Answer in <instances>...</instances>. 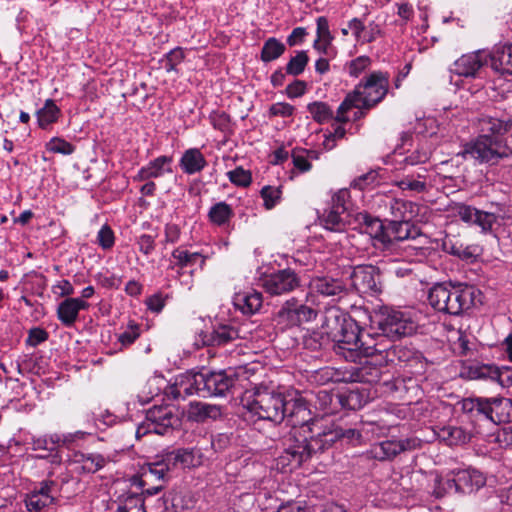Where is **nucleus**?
Here are the masks:
<instances>
[{
  "label": "nucleus",
  "instance_id": "nucleus-30",
  "mask_svg": "<svg viewBox=\"0 0 512 512\" xmlns=\"http://www.w3.org/2000/svg\"><path fill=\"white\" fill-rule=\"evenodd\" d=\"M336 398L342 408L358 410L366 404L369 394L366 390L349 389L338 393Z\"/></svg>",
  "mask_w": 512,
  "mask_h": 512
},
{
  "label": "nucleus",
  "instance_id": "nucleus-34",
  "mask_svg": "<svg viewBox=\"0 0 512 512\" xmlns=\"http://www.w3.org/2000/svg\"><path fill=\"white\" fill-rule=\"evenodd\" d=\"M304 345L312 351H318L330 345L333 346V337L326 330V320L321 330H314L304 338Z\"/></svg>",
  "mask_w": 512,
  "mask_h": 512
},
{
  "label": "nucleus",
  "instance_id": "nucleus-61",
  "mask_svg": "<svg viewBox=\"0 0 512 512\" xmlns=\"http://www.w3.org/2000/svg\"><path fill=\"white\" fill-rule=\"evenodd\" d=\"M456 215L465 223L472 224L474 217L477 215V208L464 203H460L456 206Z\"/></svg>",
  "mask_w": 512,
  "mask_h": 512
},
{
  "label": "nucleus",
  "instance_id": "nucleus-55",
  "mask_svg": "<svg viewBox=\"0 0 512 512\" xmlns=\"http://www.w3.org/2000/svg\"><path fill=\"white\" fill-rule=\"evenodd\" d=\"M453 475H448L446 478L436 477L435 478V488L433 493L436 497H442L445 493H450L454 491L456 493V485H454Z\"/></svg>",
  "mask_w": 512,
  "mask_h": 512
},
{
  "label": "nucleus",
  "instance_id": "nucleus-9",
  "mask_svg": "<svg viewBox=\"0 0 512 512\" xmlns=\"http://www.w3.org/2000/svg\"><path fill=\"white\" fill-rule=\"evenodd\" d=\"M371 321L392 340L412 335L416 330L415 323L405 313L389 308L380 310Z\"/></svg>",
  "mask_w": 512,
  "mask_h": 512
},
{
  "label": "nucleus",
  "instance_id": "nucleus-24",
  "mask_svg": "<svg viewBox=\"0 0 512 512\" xmlns=\"http://www.w3.org/2000/svg\"><path fill=\"white\" fill-rule=\"evenodd\" d=\"M491 411L489 421L494 424L512 425V399L505 397L491 398Z\"/></svg>",
  "mask_w": 512,
  "mask_h": 512
},
{
  "label": "nucleus",
  "instance_id": "nucleus-26",
  "mask_svg": "<svg viewBox=\"0 0 512 512\" xmlns=\"http://www.w3.org/2000/svg\"><path fill=\"white\" fill-rule=\"evenodd\" d=\"M427 170L420 168V171L416 174H406L400 179L395 181V185L402 191H411L415 193H424L428 189L427 185Z\"/></svg>",
  "mask_w": 512,
  "mask_h": 512
},
{
  "label": "nucleus",
  "instance_id": "nucleus-11",
  "mask_svg": "<svg viewBox=\"0 0 512 512\" xmlns=\"http://www.w3.org/2000/svg\"><path fill=\"white\" fill-rule=\"evenodd\" d=\"M421 446L422 441L417 437H409L400 440H385L372 445L366 454L369 459L390 461L401 453L420 449Z\"/></svg>",
  "mask_w": 512,
  "mask_h": 512
},
{
  "label": "nucleus",
  "instance_id": "nucleus-14",
  "mask_svg": "<svg viewBox=\"0 0 512 512\" xmlns=\"http://www.w3.org/2000/svg\"><path fill=\"white\" fill-rule=\"evenodd\" d=\"M58 485L54 480H44L26 496L25 503L29 512L32 510L54 509L58 501Z\"/></svg>",
  "mask_w": 512,
  "mask_h": 512
},
{
  "label": "nucleus",
  "instance_id": "nucleus-41",
  "mask_svg": "<svg viewBox=\"0 0 512 512\" xmlns=\"http://www.w3.org/2000/svg\"><path fill=\"white\" fill-rule=\"evenodd\" d=\"M78 311L71 298L62 301L57 308V316L60 322L66 326L71 327L74 325L78 318Z\"/></svg>",
  "mask_w": 512,
  "mask_h": 512
},
{
  "label": "nucleus",
  "instance_id": "nucleus-58",
  "mask_svg": "<svg viewBox=\"0 0 512 512\" xmlns=\"http://www.w3.org/2000/svg\"><path fill=\"white\" fill-rule=\"evenodd\" d=\"M98 244L105 250L113 247L115 237L114 232L108 225H103L98 232L97 236Z\"/></svg>",
  "mask_w": 512,
  "mask_h": 512
},
{
  "label": "nucleus",
  "instance_id": "nucleus-47",
  "mask_svg": "<svg viewBox=\"0 0 512 512\" xmlns=\"http://www.w3.org/2000/svg\"><path fill=\"white\" fill-rule=\"evenodd\" d=\"M61 443V436L58 434L45 435L38 438H33L34 450L54 451Z\"/></svg>",
  "mask_w": 512,
  "mask_h": 512
},
{
  "label": "nucleus",
  "instance_id": "nucleus-29",
  "mask_svg": "<svg viewBox=\"0 0 512 512\" xmlns=\"http://www.w3.org/2000/svg\"><path fill=\"white\" fill-rule=\"evenodd\" d=\"M443 250L463 261L473 263L478 257V246L464 245L459 241L445 240L443 242Z\"/></svg>",
  "mask_w": 512,
  "mask_h": 512
},
{
  "label": "nucleus",
  "instance_id": "nucleus-64",
  "mask_svg": "<svg viewBox=\"0 0 512 512\" xmlns=\"http://www.w3.org/2000/svg\"><path fill=\"white\" fill-rule=\"evenodd\" d=\"M495 382H497L502 387H509L512 385V368L503 366L502 368L498 367L497 375Z\"/></svg>",
  "mask_w": 512,
  "mask_h": 512
},
{
  "label": "nucleus",
  "instance_id": "nucleus-3",
  "mask_svg": "<svg viewBox=\"0 0 512 512\" xmlns=\"http://www.w3.org/2000/svg\"><path fill=\"white\" fill-rule=\"evenodd\" d=\"M431 307L451 316H461L481 302V292L468 284L437 283L428 292Z\"/></svg>",
  "mask_w": 512,
  "mask_h": 512
},
{
  "label": "nucleus",
  "instance_id": "nucleus-62",
  "mask_svg": "<svg viewBox=\"0 0 512 512\" xmlns=\"http://www.w3.org/2000/svg\"><path fill=\"white\" fill-rule=\"evenodd\" d=\"M48 332L42 328L34 327L29 330L26 344L32 347L39 345L40 343L48 339Z\"/></svg>",
  "mask_w": 512,
  "mask_h": 512
},
{
  "label": "nucleus",
  "instance_id": "nucleus-20",
  "mask_svg": "<svg viewBox=\"0 0 512 512\" xmlns=\"http://www.w3.org/2000/svg\"><path fill=\"white\" fill-rule=\"evenodd\" d=\"M390 389L397 394V397L407 403L418 401L422 395V389L416 379L412 377H397L388 384Z\"/></svg>",
  "mask_w": 512,
  "mask_h": 512
},
{
  "label": "nucleus",
  "instance_id": "nucleus-16",
  "mask_svg": "<svg viewBox=\"0 0 512 512\" xmlns=\"http://www.w3.org/2000/svg\"><path fill=\"white\" fill-rule=\"evenodd\" d=\"M451 475H453V484L456 485V493L470 494L486 483L484 474L473 468L452 471Z\"/></svg>",
  "mask_w": 512,
  "mask_h": 512
},
{
  "label": "nucleus",
  "instance_id": "nucleus-12",
  "mask_svg": "<svg viewBox=\"0 0 512 512\" xmlns=\"http://www.w3.org/2000/svg\"><path fill=\"white\" fill-rule=\"evenodd\" d=\"M262 286L269 295L281 296L301 287V277L293 269L285 268L265 275Z\"/></svg>",
  "mask_w": 512,
  "mask_h": 512
},
{
  "label": "nucleus",
  "instance_id": "nucleus-31",
  "mask_svg": "<svg viewBox=\"0 0 512 512\" xmlns=\"http://www.w3.org/2000/svg\"><path fill=\"white\" fill-rule=\"evenodd\" d=\"M390 213L395 221H411L416 213V205L407 200L392 198L388 203Z\"/></svg>",
  "mask_w": 512,
  "mask_h": 512
},
{
  "label": "nucleus",
  "instance_id": "nucleus-13",
  "mask_svg": "<svg viewBox=\"0 0 512 512\" xmlns=\"http://www.w3.org/2000/svg\"><path fill=\"white\" fill-rule=\"evenodd\" d=\"M352 286L361 294L375 295L382 291L381 271L373 265H358L351 274Z\"/></svg>",
  "mask_w": 512,
  "mask_h": 512
},
{
  "label": "nucleus",
  "instance_id": "nucleus-15",
  "mask_svg": "<svg viewBox=\"0 0 512 512\" xmlns=\"http://www.w3.org/2000/svg\"><path fill=\"white\" fill-rule=\"evenodd\" d=\"M420 235V230L412 224L411 221L391 220L388 225L385 226V238H383L382 250L392 251L395 249L398 242L416 239V237Z\"/></svg>",
  "mask_w": 512,
  "mask_h": 512
},
{
  "label": "nucleus",
  "instance_id": "nucleus-52",
  "mask_svg": "<svg viewBox=\"0 0 512 512\" xmlns=\"http://www.w3.org/2000/svg\"><path fill=\"white\" fill-rule=\"evenodd\" d=\"M227 175L233 184L241 187L249 186L252 181L251 172L243 169L242 167H237L234 170L229 171Z\"/></svg>",
  "mask_w": 512,
  "mask_h": 512
},
{
  "label": "nucleus",
  "instance_id": "nucleus-57",
  "mask_svg": "<svg viewBox=\"0 0 512 512\" xmlns=\"http://www.w3.org/2000/svg\"><path fill=\"white\" fill-rule=\"evenodd\" d=\"M317 23V40H323L326 43H332L334 36L331 34L329 29V23L326 17L320 16L316 20Z\"/></svg>",
  "mask_w": 512,
  "mask_h": 512
},
{
  "label": "nucleus",
  "instance_id": "nucleus-21",
  "mask_svg": "<svg viewBox=\"0 0 512 512\" xmlns=\"http://www.w3.org/2000/svg\"><path fill=\"white\" fill-rule=\"evenodd\" d=\"M356 221L361 226L362 232L369 234L376 241L374 245L382 249L383 238H385V225L382 221L367 212L358 213Z\"/></svg>",
  "mask_w": 512,
  "mask_h": 512
},
{
  "label": "nucleus",
  "instance_id": "nucleus-19",
  "mask_svg": "<svg viewBox=\"0 0 512 512\" xmlns=\"http://www.w3.org/2000/svg\"><path fill=\"white\" fill-rule=\"evenodd\" d=\"M457 405L471 419L488 421L490 419L491 398H464Z\"/></svg>",
  "mask_w": 512,
  "mask_h": 512
},
{
  "label": "nucleus",
  "instance_id": "nucleus-10",
  "mask_svg": "<svg viewBox=\"0 0 512 512\" xmlns=\"http://www.w3.org/2000/svg\"><path fill=\"white\" fill-rule=\"evenodd\" d=\"M180 425V418L173 407L153 406L146 411L145 421L137 428L136 435L140 437L146 433L165 435L170 429Z\"/></svg>",
  "mask_w": 512,
  "mask_h": 512
},
{
  "label": "nucleus",
  "instance_id": "nucleus-23",
  "mask_svg": "<svg viewBox=\"0 0 512 512\" xmlns=\"http://www.w3.org/2000/svg\"><path fill=\"white\" fill-rule=\"evenodd\" d=\"M423 360L424 357L422 353L401 344H396L395 347L388 352V364L403 362L410 366L420 365L421 368H424L426 363H424Z\"/></svg>",
  "mask_w": 512,
  "mask_h": 512
},
{
  "label": "nucleus",
  "instance_id": "nucleus-37",
  "mask_svg": "<svg viewBox=\"0 0 512 512\" xmlns=\"http://www.w3.org/2000/svg\"><path fill=\"white\" fill-rule=\"evenodd\" d=\"M344 214L341 210L329 206L324 209L319 219L323 226L330 231H342L345 228V220L342 217Z\"/></svg>",
  "mask_w": 512,
  "mask_h": 512
},
{
  "label": "nucleus",
  "instance_id": "nucleus-8",
  "mask_svg": "<svg viewBox=\"0 0 512 512\" xmlns=\"http://www.w3.org/2000/svg\"><path fill=\"white\" fill-rule=\"evenodd\" d=\"M238 375L233 368L202 370L190 374V388L202 397H224L235 386Z\"/></svg>",
  "mask_w": 512,
  "mask_h": 512
},
{
  "label": "nucleus",
  "instance_id": "nucleus-63",
  "mask_svg": "<svg viewBox=\"0 0 512 512\" xmlns=\"http://www.w3.org/2000/svg\"><path fill=\"white\" fill-rule=\"evenodd\" d=\"M296 307H297V316L296 321L298 322V325H301L303 322H309L316 318L317 312L311 307H308L304 304H299L296 300Z\"/></svg>",
  "mask_w": 512,
  "mask_h": 512
},
{
  "label": "nucleus",
  "instance_id": "nucleus-1",
  "mask_svg": "<svg viewBox=\"0 0 512 512\" xmlns=\"http://www.w3.org/2000/svg\"><path fill=\"white\" fill-rule=\"evenodd\" d=\"M285 414V420L292 428L283 437V451L276 458V467L282 472L299 468L337 442L352 445L361 442L362 435L356 428L335 423L324 426L321 421L314 420L307 402L301 397H289Z\"/></svg>",
  "mask_w": 512,
  "mask_h": 512
},
{
  "label": "nucleus",
  "instance_id": "nucleus-18",
  "mask_svg": "<svg viewBox=\"0 0 512 512\" xmlns=\"http://www.w3.org/2000/svg\"><path fill=\"white\" fill-rule=\"evenodd\" d=\"M310 290L323 297L340 299L347 294L343 280L329 276L315 277L310 282Z\"/></svg>",
  "mask_w": 512,
  "mask_h": 512
},
{
  "label": "nucleus",
  "instance_id": "nucleus-56",
  "mask_svg": "<svg viewBox=\"0 0 512 512\" xmlns=\"http://www.w3.org/2000/svg\"><path fill=\"white\" fill-rule=\"evenodd\" d=\"M371 63L368 56H359L348 63V72L352 77H358Z\"/></svg>",
  "mask_w": 512,
  "mask_h": 512
},
{
  "label": "nucleus",
  "instance_id": "nucleus-53",
  "mask_svg": "<svg viewBox=\"0 0 512 512\" xmlns=\"http://www.w3.org/2000/svg\"><path fill=\"white\" fill-rule=\"evenodd\" d=\"M330 379L334 382H358L356 378V365H351L349 367L333 371Z\"/></svg>",
  "mask_w": 512,
  "mask_h": 512
},
{
  "label": "nucleus",
  "instance_id": "nucleus-60",
  "mask_svg": "<svg viewBox=\"0 0 512 512\" xmlns=\"http://www.w3.org/2000/svg\"><path fill=\"white\" fill-rule=\"evenodd\" d=\"M305 153L306 150L304 149H294L292 152L293 164L300 172L309 171L312 166L307 160V155H305Z\"/></svg>",
  "mask_w": 512,
  "mask_h": 512
},
{
  "label": "nucleus",
  "instance_id": "nucleus-42",
  "mask_svg": "<svg viewBox=\"0 0 512 512\" xmlns=\"http://www.w3.org/2000/svg\"><path fill=\"white\" fill-rule=\"evenodd\" d=\"M498 366L494 364L473 363L468 366V376L471 379H490L495 381Z\"/></svg>",
  "mask_w": 512,
  "mask_h": 512
},
{
  "label": "nucleus",
  "instance_id": "nucleus-43",
  "mask_svg": "<svg viewBox=\"0 0 512 512\" xmlns=\"http://www.w3.org/2000/svg\"><path fill=\"white\" fill-rule=\"evenodd\" d=\"M307 109L309 113L311 114L314 121L317 123H324L328 122L331 119H336V116L334 117L333 111L330 108V106L321 101H315L313 103L308 104ZM338 122L337 120H335Z\"/></svg>",
  "mask_w": 512,
  "mask_h": 512
},
{
  "label": "nucleus",
  "instance_id": "nucleus-5",
  "mask_svg": "<svg viewBox=\"0 0 512 512\" xmlns=\"http://www.w3.org/2000/svg\"><path fill=\"white\" fill-rule=\"evenodd\" d=\"M389 76L381 71L372 72L365 81L356 85L355 89L348 93L337 110L336 120L346 123L349 118L345 114L352 108L370 110L380 103L388 93Z\"/></svg>",
  "mask_w": 512,
  "mask_h": 512
},
{
  "label": "nucleus",
  "instance_id": "nucleus-38",
  "mask_svg": "<svg viewBox=\"0 0 512 512\" xmlns=\"http://www.w3.org/2000/svg\"><path fill=\"white\" fill-rule=\"evenodd\" d=\"M286 51V46L275 37L268 38L261 49L260 59L264 63L274 61L281 57Z\"/></svg>",
  "mask_w": 512,
  "mask_h": 512
},
{
  "label": "nucleus",
  "instance_id": "nucleus-54",
  "mask_svg": "<svg viewBox=\"0 0 512 512\" xmlns=\"http://www.w3.org/2000/svg\"><path fill=\"white\" fill-rule=\"evenodd\" d=\"M261 197L264 200V206L266 209L270 210L274 208L277 202L280 200L281 190L280 188H275L272 186H264L261 189Z\"/></svg>",
  "mask_w": 512,
  "mask_h": 512
},
{
  "label": "nucleus",
  "instance_id": "nucleus-33",
  "mask_svg": "<svg viewBox=\"0 0 512 512\" xmlns=\"http://www.w3.org/2000/svg\"><path fill=\"white\" fill-rule=\"evenodd\" d=\"M169 476L167 473V468H164L160 463L159 459L156 457V460L153 462L146 463L141 468V481L140 484L142 486L147 485L153 479L164 483L168 480Z\"/></svg>",
  "mask_w": 512,
  "mask_h": 512
},
{
  "label": "nucleus",
  "instance_id": "nucleus-46",
  "mask_svg": "<svg viewBox=\"0 0 512 512\" xmlns=\"http://www.w3.org/2000/svg\"><path fill=\"white\" fill-rule=\"evenodd\" d=\"M180 469L192 468L200 465V460L195 456V450L189 448L174 449Z\"/></svg>",
  "mask_w": 512,
  "mask_h": 512
},
{
  "label": "nucleus",
  "instance_id": "nucleus-4",
  "mask_svg": "<svg viewBox=\"0 0 512 512\" xmlns=\"http://www.w3.org/2000/svg\"><path fill=\"white\" fill-rule=\"evenodd\" d=\"M326 330L333 337V350L346 360L355 361L362 355L366 333L358 323L340 311H328Z\"/></svg>",
  "mask_w": 512,
  "mask_h": 512
},
{
  "label": "nucleus",
  "instance_id": "nucleus-51",
  "mask_svg": "<svg viewBox=\"0 0 512 512\" xmlns=\"http://www.w3.org/2000/svg\"><path fill=\"white\" fill-rule=\"evenodd\" d=\"M378 182V173L375 170H370L369 172L355 178L350 186L354 189L365 190L369 187L374 186Z\"/></svg>",
  "mask_w": 512,
  "mask_h": 512
},
{
  "label": "nucleus",
  "instance_id": "nucleus-25",
  "mask_svg": "<svg viewBox=\"0 0 512 512\" xmlns=\"http://www.w3.org/2000/svg\"><path fill=\"white\" fill-rule=\"evenodd\" d=\"M207 165V161L198 148H190L184 151L179 161L181 170L188 174L193 175L201 172Z\"/></svg>",
  "mask_w": 512,
  "mask_h": 512
},
{
  "label": "nucleus",
  "instance_id": "nucleus-36",
  "mask_svg": "<svg viewBox=\"0 0 512 512\" xmlns=\"http://www.w3.org/2000/svg\"><path fill=\"white\" fill-rule=\"evenodd\" d=\"M382 375L381 367L366 360L356 365V378L359 383L375 384L380 381Z\"/></svg>",
  "mask_w": 512,
  "mask_h": 512
},
{
  "label": "nucleus",
  "instance_id": "nucleus-59",
  "mask_svg": "<svg viewBox=\"0 0 512 512\" xmlns=\"http://www.w3.org/2000/svg\"><path fill=\"white\" fill-rule=\"evenodd\" d=\"M349 198L350 191L346 188L340 189L332 196L330 205L345 213L347 211L346 204Z\"/></svg>",
  "mask_w": 512,
  "mask_h": 512
},
{
  "label": "nucleus",
  "instance_id": "nucleus-27",
  "mask_svg": "<svg viewBox=\"0 0 512 512\" xmlns=\"http://www.w3.org/2000/svg\"><path fill=\"white\" fill-rule=\"evenodd\" d=\"M171 156H159L150 161L147 166L142 167L138 174L137 179L140 181L148 180L150 178H157L162 176L165 172H172L170 164L172 163Z\"/></svg>",
  "mask_w": 512,
  "mask_h": 512
},
{
  "label": "nucleus",
  "instance_id": "nucleus-39",
  "mask_svg": "<svg viewBox=\"0 0 512 512\" xmlns=\"http://www.w3.org/2000/svg\"><path fill=\"white\" fill-rule=\"evenodd\" d=\"M60 109L52 99H47L44 106L37 111V121L40 128L45 129L56 122L60 116Z\"/></svg>",
  "mask_w": 512,
  "mask_h": 512
},
{
  "label": "nucleus",
  "instance_id": "nucleus-45",
  "mask_svg": "<svg viewBox=\"0 0 512 512\" xmlns=\"http://www.w3.org/2000/svg\"><path fill=\"white\" fill-rule=\"evenodd\" d=\"M296 316L297 307L295 298L287 300L277 313V317L281 322H285L287 325L291 326H298Z\"/></svg>",
  "mask_w": 512,
  "mask_h": 512
},
{
  "label": "nucleus",
  "instance_id": "nucleus-35",
  "mask_svg": "<svg viewBox=\"0 0 512 512\" xmlns=\"http://www.w3.org/2000/svg\"><path fill=\"white\" fill-rule=\"evenodd\" d=\"M172 257L176 260V262L175 264L171 265L170 268L173 269L175 266H177L179 268L177 272L179 276L183 273L182 270L184 268L195 265L198 260H200V266H203L205 263V257H203L200 253H191L180 248H176L172 252Z\"/></svg>",
  "mask_w": 512,
  "mask_h": 512
},
{
  "label": "nucleus",
  "instance_id": "nucleus-44",
  "mask_svg": "<svg viewBox=\"0 0 512 512\" xmlns=\"http://www.w3.org/2000/svg\"><path fill=\"white\" fill-rule=\"evenodd\" d=\"M309 62V56L306 51H297L294 57L288 61L286 65V73L292 76L302 74Z\"/></svg>",
  "mask_w": 512,
  "mask_h": 512
},
{
  "label": "nucleus",
  "instance_id": "nucleus-6",
  "mask_svg": "<svg viewBox=\"0 0 512 512\" xmlns=\"http://www.w3.org/2000/svg\"><path fill=\"white\" fill-rule=\"evenodd\" d=\"M502 74H512V43L496 47L493 52L478 50L462 55L452 68V72L462 77L475 78L485 66Z\"/></svg>",
  "mask_w": 512,
  "mask_h": 512
},
{
  "label": "nucleus",
  "instance_id": "nucleus-17",
  "mask_svg": "<svg viewBox=\"0 0 512 512\" xmlns=\"http://www.w3.org/2000/svg\"><path fill=\"white\" fill-rule=\"evenodd\" d=\"M394 340L388 336H384L382 331L375 333H366V339L364 342V348L362 355L365 357H371L379 355L388 364V352H390L396 344H392Z\"/></svg>",
  "mask_w": 512,
  "mask_h": 512
},
{
  "label": "nucleus",
  "instance_id": "nucleus-32",
  "mask_svg": "<svg viewBox=\"0 0 512 512\" xmlns=\"http://www.w3.org/2000/svg\"><path fill=\"white\" fill-rule=\"evenodd\" d=\"M263 297L260 292L240 293L235 297V306L244 314H254L262 306Z\"/></svg>",
  "mask_w": 512,
  "mask_h": 512
},
{
  "label": "nucleus",
  "instance_id": "nucleus-2",
  "mask_svg": "<svg viewBox=\"0 0 512 512\" xmlns=\"http://www.w3.org/2000/svg\"><path fill=\"white\" fill-rule=\"evenodd\" d=\"M479 129L481 134L466 143L458 156L473 159L480 164L495 165L512 154L511 148L500 138L512 131V117L509 115L482 116L479 119Z\"/></svg>",
  "mask_w": 512,
  "mask_h": 512
},
{
  "label": "nucleus",
  "instance_id": "nucleus-48",
  "mask_svg": "<svg viewBox=\"0 0 512 512\" xmlns=\"http://www.w3.org/2000/svg\"><path fill=\"white\" fill-rule=\"evenodd\" d=\"M476 216L472 224L481 228L483 233H488L492 230L493 225L497 221V216L494 213L486 212L477 209Z\"/></svg>",
  "mask_w": 512,
  "mask_h": 512
},
{
  "label": "nucleus",
  "instance_id": "nucleus-49",
  "mask_svg": "<svg viewBox=\"0 0 512 512\" xmlns=\"http://www.w3.org/2000/svg\"><path fill=\"white\" fill-rule=\"evenodd\" d=\"M106 464V459L98 453H87L85 464L81 465V470L86 473H95L102 469Z\"/></svg>",
  "mask_w": 512,
  "mask_h": 512
},
{
  "label": "nucleus",
  "instance_id": "nucleus-7",
  "mask_svg": "<svg viewBox=\"0 0 512 512\" xmlns=\"http://www.w3.org/2000/svg\"><path fill=\"white\" fill-rule=\"evenodd\" d=\"M246 396L244 407L259 420L280 424L285 420V409L290 396L265 385L255 386Z\"/></svg>",
  "mask_w": 512,
  "mask_h": 512
},
{
  "label": "nucleus",
  "instance_id": "nucleus-50",
  "mask_svg": "<svg viewBox=\"0 0 512 512\" xmlns=\"http://www.w3.org/2000/svg\"><path fill=\"white\" fill-rule=\"evenodd\" d=\"M46 149L53 153L70 155L74 152L75 147L62 138L54 137L46 144Z\"/></svg>",
  "mask_w": 512,
  "mask_h": 512
},
{
  "label": "nucleus",
  "instance_id": "nucleus-40",
  "mask_svg": "<svg viewBox=\"0 0 512 512\" xmlns=\"http://www.w3.org/2000/svg\"><path fill=\"white\" fill-rule=\"evenodd\" d=\"M234 212L226 202H218L213 205L208 213L209 220L218 226H222L230 221Z\"/></svg>",
  "mask_w": 512,
  "mask_h": 512
},
{
  "label": "nucleus",
  "instance_id": "nucleus-22",
  "mask_svg": "<svg viewBox=\"0 0 512 512\" xmlns=\"http://www.w3.org/2000/svg\"><path fill=\"white\" fill-rule=\"evenodd\" d=\"M239 338V331L232 325L219 324L204 337V343L209 346H223Z\"/></svg>",
  "mask_w": 512,
  "mask_h": 512
},
{
  "label": "nucleus",
  "instance_id": "nucleus-28",
  "mask_svg": "<svg viewBox=\"0 0 512 512\" xmlns=\"http://www.w3.org/2000/svg\"><path fill=\"white\" fill-rule=\"evenodd\" d=\"M221 416L220 406L203 402L191 403L188 411L189 419L196 422H205L208 419L216 420Z\"/></svg>",
  "mask_w": 512,
  "mask_h": 512
}]
</instances>
